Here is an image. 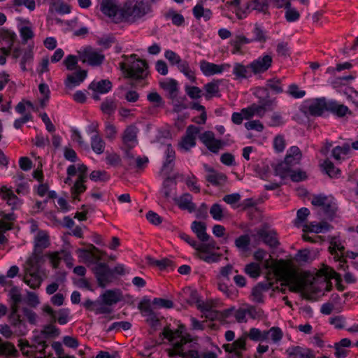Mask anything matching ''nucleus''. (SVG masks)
Here are the masks:
<instances>
[{
	"label": "nucleus",
	"mask_w": 358,
	"mask_h": 358,
	"mask_svg": "<svg viewBox=\"0 0 358 358\" xmlns=\"http://www.w3.org/2000/svg\"><path fill=\"white\" fill-rule=\"evenodd\" d=\"M81 57L84 63H87L92 66H100L105 59L104 55L100 51L92 48H85Z\"/></svg>",
	"instance_id": "obj_16"
},
{
	"label": "nucleus",
	"mask_w": 358,
	"mask_h": 358,
	"mask_svg": "<svg viewBox=\"0 0 358 358\" xmlns=\"http://www.w3.org/2000/svg\"><path fill=\"white\" fill-rule=\"evenodd\" d=\"M292 292H301L311 301H317L331 289L330 279L341 281V275L332 268L325 266L316 273L298 271L292 267Z\"/></svg>",
	"instance_id": "obj_1"
},
{
	"label": "nucleus",
	"mask_w": 358,
	"mask_h": 358,
	"mask_svg": "<svg viewBox=\"0 0 358 358\" xmlns=\"http://www.w3.org/2000/svg\"><path fill=\"white\" fill-rule=\"evenodd\" d=\"M265 266L271 267L277 276L282 278V282L279 287L281 292L285 294L291 291V270L289 265L284 260L265 262Z\"/></svg>",
	"instance_id": "obj_4"
},
{
	"label": "nucleus",
	"mask_w": 358,
	"mask_h": 358,
	"mask_svg": "<svg viewBox=\"0 0 358 358\" xmlns=\"http://www.w3.org/2000/svg\"><path fill=\"white\" fill-rule=\"evenodd\" d=\"M244 271L250 278H257L261 274L260 264L255 262H251L245 265Z\"/></svg>",
	"instance_id": "obj_49"
},
{
	"label": "nucleus",
	"mask_w": 358,
	"mask_h": 358,
	"mask_svg": "<svg viewBox=\"0 0 358 358\" xmlns=\"http://www.w3.org/2000/svg\"><path fill=\"white\" fill-rule=\"evenodd\" d=\"M184 88H185V92H186L187 96L189 98H191L192 99H199L203 95L201 90L198 87L185 85Z\"/></svg>",
	"instance_id": "obj_60"
},
{
	"label": "nucleus",
	"mask_w": 358,
	"mask_h": 358,
	"mask_svg": "<svg viewBox=\"0 0 358 358\" xmlns=\"http://www.w3.org/2000/svg\"><path fill=\"white\" fill-rule=\"evenodd\" d=\"M15 220V215L13 213L4 214L0 219V245L8 243L6 233L12 229V222Z\"/></svg>",
	"instance_id": "obj_24"
},
{
	"label": "nucleus",
	"mask_w": 358,
	"mask_h": 358,
	"mask_svg": "<svg viewBox=\"0 0 358 358\" xmlns=\"http://www.w3.org/2000/svg\"><path fill=\"white\" fill-rule=\"evenodd\" d=\"M283 336L282 331L277 327H273L268 330H266V342L278 343Z\"/></svg>",
	"instance_id": "obj_44"
},
{
	"label": "nucleus",
	"mask_w": 358,
	"mask_h": 358,
	"mask_svg": "<svg viewBox=\"0 0 358 358\" xmlns=\"http://www.w3.org/2000/svg\"><path fill=\"white\" fill-rule=\"evenodd\" d=\"M116 103L112 99H106L101 105V111L107 115H112L116 109Z\"/></svg>",
	"instance_id": "obj_56"
},
{
	"label": "nucleus",
	"mask_w": 358,
	"mask_h": 358,
	"mask_svg": "<svg viewBox=\"0 0 358 358\" xmlns=\"http://www.w3.org/2000/svg\"><path fill=\"white\" fill-rule=\"evenodd\" d=\"M87 179L80 180V177H78L74 184L71 187V192L73 199H76L78 195L84 192L86 189L85 182Z\"/></svg>",
	"instance_id": "obj_52"
},
{
	"label": "nucleus",
	"mask_w": 358,
	"mask_h": 358,
	"mask_svg": "<svg viewBox=\"0 0 358 358\" xmlns=\"http://www.w3.org/2000/svg\"><path fill=\"white\" fill-rule=\"evenodd\" d=\"M329 229V224L327 222H310L303 227L304 232H311L315 234L324 233Z\"/></svg>",
	"instance_id": "obj_40"
},
{
	"label": "nucleus",
	"mask_w": 358,
	"mask_h": 358,
	"mask_svg": "<svg viewBox=\"0 0 358 358\" xmlns=\"http://www.w3.org/2000/svg\"><path fill=\"white\" fill-rule=\"evenodd\" d=\"M285 140L283 136L278 135L274 138L273 141V147L276 152H282L285 148Z\"/></svg>",
	"instance_id": "obj_64"
},
{
	"label": "nucleus",
	"mask_w": 358,
	"mask_h": 358,
	"mask_svg": "<svg viewBox=\"0 0 358 358\" xmlns=\"http://www.w3.org/2000/svg\"><path fill=\"white\" fill-rule=\"evenodd\" d=\"M203 167L206 172L205 178L211 185L214 186H221L226 182L227 178L225 174L215 171L207 164H204Z\"/></svg>",
	"instance_id": "obj_21"
},
{
	"label": "nucleus",
	"mask_w": 358,
	"mask_h": 358,
	"mask_svg": "<svg viewBox=\"0 0 358 358\" xmlns=\"http://www.w3.org/2000/svg\"><path fill=\"white\" fill-rule=\"evenodd\" d=\"M329 241V250L333 259H339L345 250L344 241L339 236H331Z\"/></svg>",
	"instance_id": "obj_22"
},
{
	"label": "nucleus",
	"mask_w": 358,
	"mask_h": 358,
	"mask_svg": "<svg viewBox=\"0 0 358 358\" xmlns=\"http://www.w3.org/2000/svg\"><path fill=\"white\" fill-rule=\"evenodd\" d=\"M246 334L243 335L236 339L234 343L223 345V348L226 352H234L237 355H240L243 351L246 350Z\"/></svg>",
	"instance_id": "obj_29"
},
{
	"label": "nucleus",
	"mask_w": 358,
	"mask_h": 358,
	"mask_svg": "<svg viewBox=\"0 0 358 358\" xmlns=\"http://www.w3.org/2000/svg\"><path fill=\"white\" fill-rule=\"evenodd\" d=\"M152 10L151 5L146 1L128 0L121 7L120 17L122 20L134 23Z\"/></svg>",
	"instance_id": "obj_3"
},
{
	"label": "nucleus",
	"mask_w": 358,
	"mask_h": 358,
	"mask_svg": "<svg viewBox=\"0 0 358 358\" xmlns=\"http://www.w3.org/2000/svg\"><path fill=\"white\" fill-rule=\"evenodd\" d=\"M99 285L105 287L112 280V271L105 263H96L93 268Z\"/></svg>",
	"instance_id": "obj_13"
},
{
	"label": "nucleus",
	"mask_w": 358,
	"mask_h": 358,
	"mask_svg": "<svg viewBox=\"0 0 358 358\" xmlns=\"http://www.w3.org/2000/svg\"><path fill=\"white\" fill-rule=\"evenodd\" d=\"M327 112L337 117H343L348 114H351V111L347 106L336 100H327Z\"/></svg>",
	"instance_id": "obj_25"
},
{
	"label": "nucleus",
	"mask_w": 358,
	"mask_h": 358,
	"mask_svg": "<svg viewBox=\"0 0 358 358\" xmlns=\"http://www.w3.org/2000/svg\"><path fill=\"white\" fill-rule=\"evenodd\" d=\"M273 63L271 54H264L250 63V67L253 74H260L266 71Z\"/></svg>",
	"instance_id": "obj_10"
},
{
	"label": "nucleus",
	"mask_w": 358,
	"mask_h": 358,
	"mask_svg": "<svg viewBox=\"0 0 358 358\" xmlns=\"http://www.w3.org/2000/svg\"><path fill=\"white\" fill-rule=\"evenodd\" d=\"M33 259L30 258L27 263L31 266V268H28L26 273L24 275V282L29 286L31 289L38 288L43 281L42 277L38 269H35L33 267Z\"/></svg>",
	"instance_id": "obj_9"
},
{
	"label": "nucleus",
	"mask_w": 358,
	"mask_h": 358,
	"mask_svg": "<svg viewBox=\"0 0 358 358\" xmlns=\"http://www.w3.org/2000/svg\"><path fill=\"white\" fill-rule=\"evenodd\" d=\"M192 13L196 20H203L205 22L208 21L213 15L211 10L208 8H205L202 2L196 3V5L192 8Z\"/></svg>",
	"instance_id": "obj_36"
},
{
	"label": "nucleus",
	"mask_w": 358,
	"mask_h": 358,
	"mask_svg": "<svg viewBox=\"0 0 358 358\" xmlns=\"http://www.w3.org/2000/svg\"><path fill=\"white\" fill-rule=\"evenodd\" d=\"M147 259H148V263L150 265L157 266L161 270L166 269L169 268H171V269H173L172 262L167 258H163L162 259L157 260L150 257H148Z\"/></svg>",
	"instance_id": "obj_47"
},
{
	"label": "nucleus",
	"mask_w": 358,
	"mask_h": 358,
	"mask_svg": "<svg viewBox=\"0 0 358 358\" xmlns=\"http://www.w3.org/2000/svg\"><path fill=\"white\" fill-rule=\"evenodd\" d=\"M18 308H10L9 320L11 325L16 329V332L19 336L25 335L27 332L26 323L21 318V315L18 313Z\"/></svg>",
	"instance_id": "obj_19"
},
{
	"label": "nucleus",
	"mask_w": 358,
	"mask_h": 358,
	"mask_svg": "<svg viewBox=\"0 0 358 358\" xmlns=\"http://www.w3.org/2000/svg\"><path fill=\"white\" fill-rule=\"evenodd\" d=\"M100 299H101L105 305L113 306L121 301L122 294L119 290L108 289L100 296Z\"/></svg>",
	"instance_id": "obj_37"
},
{
	"label": "nucleus",
	"mask_w": 358,
	"mask_h": 358,
	"mask_svg": "<svg viewBox=\"0 0 358 358\" xmlns=\"http://www.w3.org/2000/svg\"><path fill=\"white\" fill-rule=\"evenodd\" d=\"M138 308L143 313V315L148 317L151 321L157 320L155 313L149 304L141 303L138 306Z\"/></svg>",
	"instance_id": "obj_63"
},
{
	"label": "nucleus",
	"mask_w": 358,
	"mask_h": 358,
	"mask_svg": "<svg viewBox=\"0 0 358 358\" xmlns=\"http://www.w3.org/2000/svg\"><path fill=\"white\" fill-rule=\"evenodd\" d=\"M255 96L259 99L258 103H252L254 115L262 117L267 111L273 109L275 106V99L271 98L267 88L259 87L256 90Z\"/></svg>",
	"instance_id": "obj_5"
},
{
	"label": "nucleus",
	"mask_w": 358,
	"mask_h": 358,
	"mask_svg": "<svg viewBox=\"0 0 358 358\" xmlns=\"http://www.w3.org/2000/svg\"><path fill=\"white\" fill-rule=\"evenodd\" d=\"M160 87L166 92L168 96L173 100L178 96V82L173 78H166L160 82Z\"/></svg>",
	"instance_id": "obj_30"
},
{
	"label": "nucleus",
	"mask_w": 358,
	"mask_h": 358,
	"mask_svg": "<svg viewBox=\"0 0 358 358\" xmlns=\"http://www.w3.org/2000/svg\"><path fill=\"white\" fill-rule=\"evenodd\" d=\"M191 229L201 241L204 242L209 240L210 236L206 233V227L204 223L194 221L192 223Z\"/></svg>",
	"instance_id": "obj_38"
},
{
	"label": "nucleus",
	"mask_w": 358,
	"mask_h": 358,
	"mask_svg": "<svg viewBox=\"0 0 358 358\" xmlns=\"http://www.w3.org/2000/svg\"><path fill=\"white\" fill-rule=\"evenodd\" d=\"M333 196H327L324 194H317L313 196L311 203L315 206H318L324 209V208L328 204L330 201H332Z\"/></svg>",
	"instance_id": "obj_51"
},
{
	"label": "nucleus",
	"mask_w": 358,
	"mask_h": 358,
	"mask_svg": "<svg viewBox=\"0 0 358 358\" xmlns=\"http://www.w3.org/2000/svg\"><path fill=\"white\" fill-rule=\"evenodd\" d=\"M232 73L235 76V79L239 80L248 79L253 74L250 64L245 66L238 62L234 64Z\"/></svg>",
	"instance_id": "obj_33"
},
{
	"label": "nucleus",
	"mask_w": 358,
	"mask_h": 358,
	"mask_svg": "<svg viewBox=\"0 0 358 358\" xmlns=\"http://www.w3.org/2000/svg\"><path fill=\"white\" fill-rule=\"evenodd\" d=\"M120 69L127 78L134 79H143L147 76V64L145 61L139 59H134L128 64L120 63Z\"/></svg>",
	"instance_id": "obj_6"
},
{
	"label": "nucleus",
	"mask_w": 358,
	"mask_h": 358,
	"mask_svg": "<svg viewBox=\"0 0 358 358\" xmlns=\"http://www.w3.org/2000/svg\"><path fill=\"white\" fill-rule=\"evenodd\" d=\"M200 132V128L194 125L187 127L185 135L182 138L179 143L180 149L188 151L196 145V138Z\"/></svg>",
	"instance_id": "obj_11"
},
{
	"label": "nucleus",
	"mask_w": 358,
	"mask_h": 358,
	"mask_svg": "<svg viewBox=\"0 0 358 358\" xmlns=\"http://www.w3.org/2000/svg\"><path fill=\"white\" fill-rule=\"evenodd\" d=\"M18 24L20 36L24 43H27L29 39L34 37L33 27L29 20L19 19Z\"/></svg>",
	"instance_id": "obj_31"
},
{
	"label": "nucleus",
	"mask_w": 358,
	"mask_h": 358,
	"mask_svg": "<svg viewBox=\"0 0 358 358\" xmlns=\"http://www.w3.org/2000/svg\"><path fill=\"white\" fill-rule=\"evenodd\" d=\"M322 166L325 171L326 173L328 174V176L331 178H337L341 174V171L336 168L334 164L329 159H326L323 162Z\"/></svg>",
	"instance_id": "obj_53"
},
{
	"label": "nucleus",
	"mask_w": 358,
	"mask_h": 358,
	"mask_svg": "<svg viewBox=\"0 0 358 358\" xmlns=\"http://www.w3.org/2000/svg\"><path fill=\"white\" fill-rule=\"evenodd\" d=\"M257 236L266 244L273 247L277 243V240L273 233L266 229H259L257 231Z\"/></svg>",
	"instance_id": "obj_46"
},
{
	"label": "nucleus",
	"mask_w": 358,
	"mask_h": 358,
	"mask_svg": "<svg viewBox=\"0 0 358 358\" xmlns=\"http://www.w3.org/2000/svg\"><path fill=\"white\" fill-rule=\"evenodd\" d=\"M43 310L50 315L52 322L57 320L59 324L64 325L69 320V311L68 309H60L56 313L50 306L46 305L43 306Z\"/></svg>",
	"instance_id": "obj_23"
},
{
	"label": "nucleus",
	"mask_w": 358,
	"mask_h": 358,
	"mask_svg": "<svg viewBox=\"0 0 358 358\" xmlns=\"http://www.w3.org/2000/svg\"><path fill=\"white\" fill-rule=\"evenodd\" d=\"M124 145L129 149L134 148L137 143V129L134 126L128 127L122 136Z\"/></svg>",
	"instance_id": "obj_32"
},
{
	"label": "nucleus",
	"mask_w": 358,
	"mask_h": 358,
	"mask_svg": "<svg viewBox=\"0 0 358 358\" xmlns=\"http://www.w3.org/2000/svg\"><path fill=\"white\" fill-rule=\"evenodd\" d=\"M100 10L104 15L113 18V20H122L120 17L121 8L117 0H101Z\"/></svg>",
	"instance_id": "obj_12"
},
{
	"label": "nucleus",
	"mask_w": 358,
	"mask_h": 358,
	"mask_svg": "<svg viewBox=\"0 0 358 358\" xmlns=\"http://www.w3.org/2000/svg\"><path fill=\"white\" fill-rule=\"evenodd\" d=\"M48 257L53 268H57L62 260L69 268H72L73 266V258L71 252L66 250L50 252Z\"/></svg>",
	"instance_id": "obj_8"
},
{
	"label": "nucleus",
	"mask_w": 358,
	"mask_h": 358,
	"mask_svg": "<svg viewBox=\"0 0 358 358\" xmlns=\"http://www.w3.org/2000/svg\"><path fill=\"white\" fill-rule=\"evenodd\" d=\"M175 202L182 210H187L192 213L196 210V205L192 201V196L189 193H185L175 199Z\"/></svg>",
	"instance_id": "obj_34"
},
{
	"label": "nucleus",
	"mask_w": 358,
	"mask_h": 358,
	"mask_svg": "<svg viewBox=\"0 0 358 358\" xmlns=\"http://www.w3.org/2000/svg\"><path fill=\"white\" fill-rule=\"evenodd\" d=\"M250 238L248 235H242L235 240L236 247L241 252H247L249 250Z\"/></svg>",
	"instance_id": "obj_54"
},
{
	"label": "nucleus",
	"mask_w": 358,
	"mask_h": 358,
	"mask_svg": "<svg viewBox=\"0 0 358 358\" xmlns=\"http://www.w3.org/2000/svg\"><path fill=\"white\" fill-rule=\"evenodd\" d=\"M0 352L8 356L15 357L17 355V350L13 344L9 342H0Z\"/></svg>",
	"instance_id": "obj_58"
},
{
	"label": "nucleus",
	"mask_w": 358,
	"mask_h": 358,
	"mask_svg": "<svg viewBox=\"0 0 358 358\" xmlns=\"http://www.w3.org/2000/svg\"><path fill=\"white\" fill-rule=\"evenodd\" d=\"M273 2L277 8H285L286 10V20L287 22H291V0H273Z\"/></svg>",
	"instance_id": "obj_55"
},
{
	"label": "nucleus",
	"mask_w": 358,
	"mask_h": 358,
	"mask_svg": "<svg viewBox=\"0 0 358 358\" xmlns=\"http://www.w3.org/2000/svg\"><path fill=\"white\" fill-rule=\"evenodd\" d=\"M248 2L243 3L241 0H232L230 5L233 6L240 18L245 17L247 14L246 6Z\"/></svg>",
	"instance_id": "obj_59"
},
{
	"label": "nucleus",
	"mask_w": 358,
	"mask_h": 358,
	"mask_svg": "<svg viewBox=\"0 0 358 358\" xmlns=\"http://www.w3.org/2000/svg\"><path fill=\"white\" fill-rule=\"evenodd\" d=\"M272 288V283L265 281L258 283L252 289L251 299L255 303L264 302V293Z\"/></svg>",
	"instance_id": "obj_26"
},
{
	"label": "nucleus",
	"mask_w": 358,
	"mask_h": 358,
	"mask_svg": "<svg viewBox=\"0 0 358 358\" xmlns=\"http://www.w3.org/2000/svg\"><path fill=\"white\" fill-rule=\"evenodd\" d=\"M250 340L253 341H266V330L262 331L257 328H251L248 334H246Z\"/></svg>",
	"instance_id": "obj_50"
},
{
	"label": "nucleus",
	"mask_w": 358,
	"mask_h": 358,
	"mask_svg": "<svg viewBox=\"0 0 358 358\" xmlns=\"http://www.w3.org/2000/svg\"><path fill=\"white\" fill-rule=\"evenodd\" d=\"M91 148L97 155L103 153L106 143L99 134H95L90 138Z\"/></svg>",
	"instance_id": "obj_43"
},
{
	"label": "nucleus",
	"mask_w": 358,
	"mask_h": 358,
	"mask_svg": "<svg viewBox=\"0 0 358 358\" xmlns=\"http://www.w3.org/2000/svg\"><path fill=\"white\" fill-rule=\"evenodd\" d=\"M9 303L10 308H18L22 301V295L20 289L17 287L11 288L8 292Z\"/></svg>",
	"instance_id": "obj_41"
},
{
	"label": "nucleus",
	"mask_w": 358,
	"mask_h": 358,
	"mask_svg": "<svg viewBox=\"0 0 358 358\" xmlns=\"http://www.w3.org/2000/svg\"><path fill=\"white\" fill-rule=\"evenodd\" d=\"M200 70L205 76H212L217 74H222L224 71H228L231 67L229 64H216L201 60L199 62Z\"/></svg>",
	"instance_id": "obj_7"
},
{
	"label": "nucleus",
	"mask_w": 358,
	"mask_h": 358,
	"mask_svg": "<svg viewBox=\"0 0 358 358\" xmlns=\"http://www.w3.org/2000/svg\"><path fill=\"white\" fill-rule=\"evenodd\" d=\"M350 152L351 148L350 145L344 143L343 145H338L334 148L331 151V155L336 162L341 163L348 158Z\"/></svg>",
	"instance_id": "obj_35"
},
{
	"label": "nucleus",
	"mask_w": 358,
	"mask_h": 358,
	"mask_svg": "<svg viewBox=\"0 0 358 358\" xmlns=\"http://www.w3.org/2000/svg\"><path fill=\"white\" fill-rule=\"evenodd\" d=\"M220 85V80H214L204 85L203 89L205 90V93L203 94V96L206 99L209 100L213 96H219Z\"/></svg>",
	"instance_id": "obj_39"
},
{
	"label": "nucleus",
	"mask_w": 358,
	"mask_h": 358,
	"mask_svg": "<svg viewBox=\"0 0 358 358\" xmlns=\"http://www.w3.org/2000/svg\"><path fill=\"white\" fill-rule=\"evenodd\" d=\"M267 0H252L247 3L246 10L247 13L251 10H257L259 12H265L268 8Z\"/></svg>",
	"instance_id": "obj_45"
},
{
	"label": "nucleus",
	"mask_w": 358,
	"mask_h": 358,
	"mask_svg": "<svg viewBox=\"0 0 358 358\" xmlns=\"http://www.w3.org/2000/svg\"><path fill=\"white\" fill-rule=\"evenodd\" d=\"M50 244L49 236L47 231L44 230H39L34 235V258H37V256L40 255L42 251L48 247Z\"/></svg>",
	"instance_id": "obj_17"
},
{
	"label": "nucleus",
	"mask_w": 358,
	"mask_h": 358,
	"mask_svg": "<svg viewBox=\"0 0 358 358\" xmlns=\"http://www.w3.org/2000/svg\"><path fill=\"white\" fill-rule=\"evenodd\" d=\"M47 339L48 338L45 336V334H43V331H41L37 335L34 336V341L36 343L34 348L36 350H38L41 353H43L45 348L48 346L46 343Z\"/></svg>",
	"instance_id": "obj_57"
},
{
	"label": "nucleus",
	"mask_w": 358,
	"mask_h": 358,
	"mask_svg": "<svg viewBox=\"0 0 358 358\" xmlns=\"http://www.w3.org/2000/svg\"><path fill=\"white\" fill-rule=\"evenodd\" d=\"M185 328L180 325L176 330L165 328L163 335L170 343L171 348L168 350L170 357L178 355L182 358H199L197 343L185 332Z\"/></svg>",
	"instance_id": "obj_2"
},
{
	"label": "nucleus",
	"mask_w": 358,
	"mask_h": 358,
	"mask_svg": "<svg viewBox=\"0 0 358 358\" xmlns=\"http://www.w3.org/2000/svg\"><path fill=\"white\" fill-rule=\"evenodd\" d=\"M41 331L47 338H55L60 334L59 329L52 324L45 325Z\"/></svg>",
	"instance_id": "obj_62"
},
{
	"label": "nucleus",
	"mask_w": 358,
	"mask_h": 358,
	"mask_svg": "<svg viewBox=\"0 0 358 358\" xmlns=\"http://www.w3.org/2000/svg\"><path fill=\"white\" fill-rule=\"evenodd\" d=\"M199 138L205 146L213 153H217L224 145V141L216 139L214 133L210 131L203 132Z\"/></svg>",
	"instance_id": "obj_14"
},
{
	"label": "nucleus",
	"mask_w": 358,
	"mask_h": 358,
	"mask_svg": "<svg viewBox=\"0 0 358 358\" xmlns=\"http://www.w3.org/2000/svg\"><path fill=\"white\" fill-rule=\"evenodd\" d=\"M276 176L282 180L291 178V154L287 153L284 160L273 166Z\"/></svg>",
	"instance_id": "obj_18"
},
{
	"label": "nucleus",
	"mask_w": 358,
	"mask_h": 358,
	"mask_svg": "<svg viewBox=\"0 0 358 358\" xmlns=\"http://www.w3.org/2000/svg\"><path fill=\"white\" fill-rule=\"evenodd\" d=\"M87 77V71L79 70L74 73L69 74L64 81L65 87L71 90L80 85Z\"/></svg>",
	"instance_id": "obj_27"
},
{
	"label": "nucleus",
	"mask_w": 358,
	"mask_h": 358,
	"mask_svg": "<svg viewBox=\"0 0 358 358\" xmlns=\"http://www.w3.org/2000/svg\"><path fill=\"white\" fill-rule=\"evenodd\" d=\"M92 91V96L94 100L100 99V94L109 92L112 89V83L108 79L93 80L88 87Z\"/></svg>",
	"instance_id": "obj_15"
},
{
	"label": "nucleus",
	"mask_w": 358,
	"mask_h": 358,
	"mask_svg": "<svg viewBox=\"0 0 358 358\" xmlns=\"http://www.w3.org/2000/svg\"><path fill=\"white\" fill-rule=\"evenodd\" d=\"M90 178L94 182H104L110 178V176L105 171L95 170L90 175Z\"/></svg>",
	"instance_id": "obj_61"
},
{
	"label": "nucleus",
	"mask_w": 358,
	"mask_h": 358,
	"mask_svg": "<svg viewBox=\"0 0 358 358\" xmlns=\"http://www.w3.org/2000/svg\"><path fill=\"white\" fill-rule=\"evenodd\" d=\"M209 213L213 219L216 221H221L228 215V211L217 203L212 205Z\"/></svg>",
	"instance_id": "obj_42"
},
{
	"label": "nucleus",
	"mask_w": 358,
	"mask_h": 358,
	"mask_svg": "<svg viewBox=\"0 0 358 358\" xmlns=\"http://www.w3.org/2000/svg\"><path fill=\"white\" fill-rule=\"evenodd\" d=\"M297 358H314L313 352L308 348H303L299 346L292 348V357Z\"/></svg>",
	"instance_id": "obj_48"
},
{
	"label": "nucleus",
	"mask_w": 358,
	"mask_h": 358,
	"mask_svg": "<svg viewBox=\"0 0 358 358\" xmlns=\"http://www.w3.org/2000/svg\"><path fill=\"white\" fill-rule=\"evenodd\" d=\"M327 99L325 98L316 99L312 101L308 106V112L310 115L320 116L324 112L327 111Z\"/></svg>",
	"instance_id": "obj_28"
},
{
	"label": "nucleus",
	"mask_w": 358,
	"mask_h": 358,
	"mask_svg": "<svg viewBox=\"0 0 358 358\" xmlns=\"http://www.w3.org/2000/svg\"><path fill=\"white\" fill-rule=\"evenodd\" d=\"M0 196L6 201L8 205L11 206L12 209H17L22 204V200L15 194L11 187L2 186L0 187Z\"/></svg>",
	"instance_id": "obj_20"
}]
</instances>
